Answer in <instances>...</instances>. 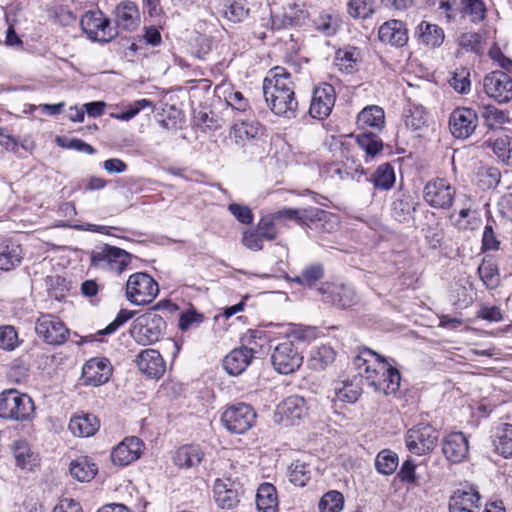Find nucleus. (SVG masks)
Segmentation results:
<instances>
[{
    "mask_svg": "<svg viewBox=\"0 0 512 512\" xmlns=\"http://www.w3.org/2000/svg\"><path fill=\"white\" fill-rule=\"evenodd\" d=\"M353 363L358 376L375 391L385 395L398 391L400 372L376 352L365 348L354 358Z\"/></svg>",
    "mask_w": 512,
    "mask_h": 512,
    "instance_id": "obj_1",
    "label": "nucleus"
},
{
    "mask_svg": "<svg viewBox=\"0 0 512 512\" xmlns=\"http://www.w3.org/2000/svg\"><path fill=\"white\" fill-rule=\"evenodd\" d=\"M263 94L271 111L278 116H295L298 102L295 99L294 84L285 68L275 67L263 81Z\"/></svg>",
    "mask_w": 512,
    "mask_h": 512,
    "instance_id": "obj_2",
    "label": "nucleus"
},
{
    "mask_svg": "<svg viewBox=\"0 0 512 512\" xmlns=\"http://www.w3.org/2000/svg\"><path fill=\"white\" fill-rule=\"evenodd\" d=\"M116 27L110 26V21L100 10L85 12L80 25L88 38L95 41H109L128 30V2L122 1L115 8Z\"/></svg>",
    "mask_w": 512,
    "mask_h": 512,
    "instance_id": "obj_3",
    "label": "nucleus"
},
{
    "mask_svg": "<svg viewBox=\"0 0 512 512\" xmlns=\"http://www.w3.org/2000/svg\"><path fill=\"white\" fill-rule=\"evenodd\" d=\"M35 404L26 393L6 389L0 393V418L7 421L27 422L34 418Z\"/></svg>",
    "mask_w": 512,
    "mask_h": 512,
    "instance_id": "obj_4",
    "label": "nucleus"
},
{
    "mask_svg": "<svg viewBox=\"0 0 512 512\" xmlns=\"http://www.w3.org/2000/svg\"><path fill=\"white\" fill-rule=\"evenodd\" d=\"M439 432L429 423H419L405 434V445L409 452L417 456L429 454L436 447Z\"/></svg>",
    "mask_w": 512,
    "mask_h": 512,
    "instance_id": "obj_5",
    "label": "nucleus"
},
{
    "mask_svg": "<svg viewBox=\"0 0 512 512\" xmlns=\"http://www.w3.org/2000/svg\"><path fill=\"white\" fill-rule=\"evenodd\" d=\"M165 326L166 323L161 316L148 312L133 321L130 336L140 345H150L160 339Z\"/></svg>",
    "mask_w": 512,
    "mask_h": 512,
    "instance_id": "obj_6",
    "label": "nucleus"
},
{
    "mask_svg": "<svg viewBox=\"0 0 512 512\" xmlns=\"http://www.w3.org/2000/svg\"><path fill=\"white\" fill-rule=\"evenodd\" d=\"M256 412L251 405L237 403L228 406L221 415V422L232 434H244L256 423Z\"/></svg>",
    "mask_w": 512,
    "mask_h": 512,
    "instance_id": "obj_7",
    "label": "nucleus"
},
{
    "mask_svg": "<svg viewBox=\"0 0 512 512\" xmlns=\"http://www.w3.org/2000/svg\"><path fill=\"white\" fill-rule=\"evenodd\" d=\"M37 336L49 345H62L69 336L65 323L53 314H41L35 323Z\"/></svg>",
    "mask_w": 512,
    "mask_h": 512,
    "instance_id": "obj_8",
    "label": "nucleus"
},
{
    "mask_svg": "<svg viewBox=\"0 0 512 512\" xmlns=\"http://www.w3.org/2000/svg\"><path fill=\"white\" fill-rule=\"evenodd\" d=\"M271 363L278 373L287 375L301 367L303 356L294 342L286 340L274 348Z\"/></svg>",
    "mask_w": 512,
    "mask_h": 512,
    "instance_id": "obj_9",
    "label": "nucleus"
},
{
    "mask_svg": "<svg viewBox=\"0 0 512 512\" xmlns=\"http://www.w3.org/2000/svg\"><path fill=\"white\" fill-rule=\"evenodd\" d=\"M455 188L444 178H435L426 183L423 189L425 202L435 209H448L452 206Z\"/></svg>",
    "mask_w": 512,
    "mask_h": 512,
    "instance_id": "obj_10",
    "label": "nucleus"
},
{
    "mask_svg": "<svg viewBox=\"0 0 512 512\" xmlns=\"http://www.w3.org/2000/svg\"><path fill=\"white\" fill-rule=\"evenodd\" d=\"M128 252L105 244L91 253V266L122 273L127 266Z\"/></svg>",
    "mask_w": 512,
    "mask_h": 512,
    "instance_id": "obj_11",
    "label": "nucleus"
},
{
    "mask_svg": "<svg viewBox=\"0 0 512 512\" xmlns=\"http://www.w3.org/2000/svg\"><path fill=\"white\" fill-rule=\"evenodd\" d=\"M308 409L307 402L302 396H289L278 404L276 421L284 426L296 425L308 415Z\"/></svg>",
    "mask_w": 512,
    "mask_h": 512,
    "instance_id": "obj_12",
    "label": "nucleus"
},
{
    "mask_svg": "<svg viewBox=\"0 0 512 512\" xmlns=\"http://www.w3.org/2000/svg\"><path fill=\"white\" fill-rule=\"evenodd\" d=\"M159 292L158 284L147 273L130 275V303L146 305L153 301Z\"/></svg>",
    "mask_w": 512,
    "mask_h": 512,
    "instance_id": "obj_13",
    "label": "nucleus"
},
{
    "mask_svg": "<svg viewBox=\"0 0 512 512\" xmlns=\"http://www.w3.org/2000/svg\"><path fill=\"white\" fill-rule=\"evenodd\" d=\"M478 126L477 113L472 108L458 107L449 117L451 134L458 139H467Z\"/></svg>",
    "mask_w": 512,
    "mask_h": 512,
    "instance_id": "obj_14",
    "label": "nucleus"
},
{
    "mask_svg": "<svg viewBox=\"0 0 512 512\" xmlns=\"http://www.w3.org/2000/svg\"><path fill=\"white\" fill-rule=\"evenodd\" d=\"M485 93L499 103L512 100V79L503 71H493L483 79Z\"/></svg>",
    "mask_w": 512,
    "mask_h": 512,
    "instance_id": "obj_15",
    "label": "nucleus"
},
{
    "mask_svg": "<svg viewBox=\"0 0 512 512\" xmlns=\"http://www.w3.org/2000/svg\"><path fill=\"white\" fill-rule=\"evenodd\" d=\"M335 101L336 93L331 84L323 83L317 86L311 99L310 115L319 120L326 119L331 114Z\"/></svg>",
    "mask_w": 512,
    "mask_h": 512,
    "instance_id": "obj_16",
    "label": "nucleus"
},
{
    "mask_svg": "<svg viewBox=\"0 0 512 512\" xmlns=\"http://www.w3.org/2000/svg\"><path fill=\"white\" fill-rule=\"evenodd\" d=\"M322 301L338 308H348L357 303L355 290L348 285L338 283H325L319 289Z\"/></svg>",
    "mask_w": 512,
    "mask_h": 512,
    "instance_id": "obj_17",
    "label": "nucleus"
},
{
    "mask_svg": "<svg viewBox=\"0 0 512 512\" xmlns=\"http://www.w3.org/2000/svg\"><path fill=\"white\" fill-rule=\"evenodd\" d=\"M134 362L141 374L149 379H160L166 371V362L159 351L147 348L142 350Z\"/></svg>",
    "mask_w": 512,
    "mask_h": 512,
    "instance_id": "obj_18",
    "label": "nucleus"
},
{
    "mask_svg": "<svg viewBox=\"0 0 512 512\" xmlns=\"http://www.w3.org/2000/svg\"><path fill=\"white\" fill-rule=\"evenodd\" d=\"M309 12L304 5L296 3L288 4L283 8V13L271 15L272 29H282L286 27H304L308 24Z\"/></svg>",
    "mask_w": 512,
    "mask_h": 512,
    "instance_id": "obj_19",
    "label": "nucleus"
},
{
    "mask_svg": "<svg viewBox=\"0 0 512 512\" xmlns=\"http://www.w3.org/2000/svg\"><path fill=\"white\" fill-rule=\"evenodd\" d=\"M480 494L473 486L457 489L449 499V512H479Z\"/></svg>",
    "mask_w": 512,
    "mask_h": 512,
    "instance_id": "obj_20",
    "label": "nucleus"
},
{
    "mask_svg": "<svg viewBox=\"0 0 512 512\" xmlns=\"http://www.w3.org/2000/svg\"><path fill=\"white\" fill-rule=\"evenodd\" d=\"M442 451L451 463H461L469 453L468 438L462 432L451 433L444 438Z\"/></svg>",
    "mask_w": 512,
    "mask_h": 512,
    "instance_id": "obj_21",
    "label": "nucleus"
},
{
    "mask_svg": "<svg viewBox=\"0 0 512 512\" xmlns=\"http://www.w3.org/2000/svg\"><path fill=\"white\" fill-rule=\"evenodd\" d=\"M378 37L384 44L403 47L408 42V30L402 21L393 19L379 27Z\"/></svg>",
    "mask_w": 512,
    "mask_h": 512,
    "instance_id": "obj_22",
    "label": "nucleus"
},
{
    "mask_svg": "<svg viewBox=\"0 0 512 512\" xmlns=\"http://www.w3.org/2000/svg\"><path fill=\"white\" fill-rule=\"evenodd\" d=\"M253 357V349L245 346L235 348L225 356L223 367L229 375L238 376L250 365Z\"/></svg>",
    "mask_w": 512,
    "mask_h": 512,
    "instance_id": "obj_23",
    "label": "nucleus"
},
{
    "mask_svg": "<svg viewBox=\"0 0 512 512\" xmlns=\"http://www.w3.org/2000/svg\"><path fill=\"white\" fill-rule=\"evenodd\" d=\"M69 430L77 437L93 436L100 428L98 417L92 413H76L69 422Z\"/></svg>",
    "mask_w": 512,
    "mask_h": 512,
    "instance_id": "obj_24",
    "label": "nucleus"
},
{
    "mask_svg": "<svg viewBox=\"0 0 512 512\" xmlns=\"http://www.w3.org/2000/svg\"><path fill=\"white\" fill-rule=\"evenodd\" d=\"M111 375L109 365L99 359H91L85 363L82 369V379L87 385L98 386L106 383Z\"/></svg>",
    "mask_w": 512,
    "mask_h": 512,
    "instance_id": "obj_25",
    "label": "nucleus"
},
{
    "mask_svg": "<svg viewBox=\"0 0 512 512\" xmlns=\"http://www.w3.org/2000/svg\"><path fill=\"white\" fill-rule=\"evenodd\" d=\"M214 498L221 508L230 509L239 502L238 489L230 479H217L214 484Z\"/></svg>",
    "mask_w": 512,
    "mask_h": 512,
    "instance_id": "obj_26",
    "label": "nucleus"
},
{
    "mask_svg": "<svg viewBox=\"0 0 512 512\" xmlns=\"http://www.w3.org/2000/svg\"><path fill=\"white\" fill-rule=\"evenodd\" d=\"M356 124L361 130L371 128L381 131L385 125V112L378 105L366 106L358 113Z\"/></svg>",
    "mask_w": 512,
    "mask_h": 512,
    "instance_id": "obj_27",
    "label": "nucleus"
},
{
    "mask_svg": "<svg viewBox=\"0 0 512 512\" xmlns=\"http://www.w3.org/2000/svg\"><path fill=\"white\" fill-rule=\"evenodd\" d=\"M205 453L200 445L189 444L179 447L173 461L179 468L190 469L197 467L204 459Z\"/></svg>",
    "mask_w": 512,
    "mask_h": 512,
    "instance_id": "obj_28",
    "label": "nucleus"
},
{
    "mask_svg": "<svg viewBox=\"0 0 512 512\" xmlns=\"http://www.w3.org/2000/svg\"><path fill=\"white\" fill-rule=\"evenodd\" d=\"M23 259V250L20 244L5 240L0 243V270L11 271L18 267Z\"/></svg>",
    "mask_w": 512,
    "mask_h": 512,
    "instance_id": "obj_29",
    "label": "nucleus"
},
{
    "mask_svg": "<svg viewBox=\"0 0 512 512\" xmlns=\"http://www.w3.org/2000/svg\"><path fill=\"white\" fill-rule=\"evenodd\" d=\"M416 35L419 43L430 48L440 47L445 39L444 30L440 26L427 21L419 23L416 28Z\"/></svg>",
    "mask_w": 512,
    "mask_h": 512,
    "instance_id": "obj_30",
    "label": "nucleus"
},
{
    "mask_svg": "<svg viewBox=\"0 0 512 512\" xmlns=\"http://www.w3.org/2000/svg\"><path fill=\"white\" fill-rule=\"evenodd\" d=\"M416 210L415 203L409 194L398 191L391 204L392 217L400 223L408 222Z\"/></svg>",
    "mask_w": 512,
    "mask_h": 512,
    "instance_id": "obj_31",
    "label": "nucleus"
},
{
    "mask_svg": "<svg viewBox=\"0 0 512 512\" xmlns=\"http://www.w3.org/2000/svg\"><path fill=\"white\" fill-rule=\"evenodd\" d=\"M256 507L258 512H277V491L272 484L263 483L259 486L256 494Z\"/></svg>",
    "mask_w": 512,
    "mask_h": 512,
    "instance_id": "obj_32",
    "label": "nucleus"
},
{
    "mask_svg": "<svg viewBox=\"0 0 512 512\" xmlns=\"http://www.w3.org/2000/svg\"><path fill=\"white\" fill-rule=\"evenodd\" d=\"M98 472L97 465L87 456L80 457L70 464V474L80 482H89Z\"/></svg>",
    "mask_w": 512,
    "mask_h": 512,
    "instance_id": "obj_33",
    "label": "nucleus"
},
{
    "mask_svg": "<svg viewBox=\"0 0 512 512\" xmlns=\"http://www.w3.org/2000/svg\"><path fill=\"white\" fill-rule=\"evenodd\" d=\"M493 445L495 451L504 458H512V425L501 424L496 428Z\"/></svg>",
    "mask_w": 512,
    "mask_h": 512,
    "instance_id": "obj_34",
    "label": "nucleus"
},
{
    "mask_svg": "<svg viewBox=\"0 0 512 512\" xmlns=\"http://www.w3.org/2000/svg\"><path fill=\"white\" fill-rule=\"evenodd\" d=\"M262 134V127L258 122L242 121L235 123L230 132L237 144H243L246 141L257 138Z\"/></svg>",
    "mask_w": 512,
    "mask_h": 512,
    "instance_id": "obj_35",
    "label": "nucleus"
},
{
    "mask_svg": "<svg viewBox=\"0 0 512 512\" xmlns=\"http://www.w3.org/2000/svg\"><path fill=\"white\" fill-rule=\"evenodd\" d=\"M356 143L365 152V160H373L383 150V141L372 132H363L356 137Z\"/></svg>",
    "mask_w": 512,
    "mask_h": 512,
    "instance_id": "obj_36",
    "label": "nucleus"
},
{
    "mask_svg": "<svg viewBox=\"0 0 512 512\" xmlns=\"http://www.w3.org/2000/svg\"><path fill=\"white\" fill-rule=\"evenodd\" d=\"M395 181V171L390 163H383L379 165L371 176V182L377 190H390L394 186Z\"/></svg>",
    "mask_w": 512,
    "mask_h": 512,
    "instance_id": "obj_37",
    "label": "nucleus"
},
{
    "mask_svg": "<svg viewBox=\"0 0 512 512\" xmlns=\"http://www.w3.org/2000/svg\"><path fill=\"white\" fill-rule=\"evenodd\" d=\"M336 352L329 345H322L311 351L308 365L311 369L316 371L324 370L328 365L332 364L335 360Z\"/></svg>",
    "mask_w": 512,
    "mask_h": 512,
    "instance_id": "obj_38",
    "label": "nucleus"
},
{
    "mask_svg": "<svg viewBox=\"0 0 512 512\" xmlns=\"http://www.w3.org/2000/svg\"><path fill=\"white\" fill-rule=\"evenodd\" d=\"M325 268L321 263H314L306 266L300 275L292 278L294 283L305 287H312L317 281L324 277Z\"/></svg>",
    "mask_w": 512,
    "mask_h": 512,
    "instance_id": "obj_39",
    "label": "nucleus"
},
{
    "mask_svg": "<svg viewBox=\"0 0 512 512\" xmlns=\"http://www.w3.org/2000/svg\"><path fill=\"white\" fill-rule=\"evenodd\" d=\"M13 455L17 466L22 469H32L36 457L25 440H17L13 444Z\"/></svg>",
    "mask_w": 512,
    "mask_h": 512,
    "instance_id": "obj_40",
    "label": "nucleus"
},
{
    "mask_svg": "<svg viewBox=\"0 0 512 512\" xmlns=\"http://www.w3.org/2000/svg\"><path fill=\"white\" fill-rule=\"evenodd\" d=\"M478 275L486 288L492 290L500 285V274L498 266L492 261L483 260L478 267Z\"/></svg>",
    "mask_w": 512,
    "mask_h": 512,
    "instance_id": "obj_41",
    "label": "nucleus"
},
{
    "mask_svg": "<svg viewBox=\"0 0 512 512\" xmlns=\"http://www.w3.org/2000/svg\"><path fill=\"white\" fill-rule=\"evenodd\" d=\"M249 13L244 0H225L223 16L231 22L238 23L243 21Z\"/></svg>",
    "mask_w": 512,
    "mask_h": 512,
    "instance_id": "obj_42",
    "label": "nucleus"
},
{
    "mask_svg": "<svg viewBox=\"0 0 512 512\" xmlns=\"http://www.w3.org/2000/svg\"><path fill=\"white\" fill-rule=\"evenodd\" d=\"M462 13L467 15L474 24L482 22L486 18V5L483 0H460Z\"/></svg>",
    "mask_w": 512,
    "mask_h": 512,
    "instance_id": "obj_43",
    "label": "nucleus"
},
{
    "mask_svg": "<svg viewBox=\"0 0 512 512\" xmlns=\"http://www.w3.org/2000/svg\"><path fill=\"white\" fill-rule=\"evenodd\" d=\"M398 461L399 458L395 452L385 449L378 453L375 459V467L379 473L390 475L395 472Z\"/></svg>",
    "mask_w": 512,
    "mask_h": 512,
    "instance_id": "obj_44",
    "label": "nucleus"
},
{
    "mask_svg": "<svg viewBox=\"0 0 512 512\" xmlns=\"http://www.w3.org/2000/svg\"><path fill=\"white\" fill-rule=\"evenodd\" d=\"M288 476L295 486L303 487L310 480L311 473L306 463L296 460L288 468Z\"/></svg>",
    "mask_w": 512,
    "mask_h": 512,
    "instance_id": "obj_45",
    "label": "nucleus"
},
{
    "mask_svg": "<svg viewBox=\"0 0 512 512\" xmlns=\"http://www.w3.org/2000/svg\"><path fill=\"white\" fill-rule=\"evenodd\" d=\"M494 154L506 165L512 166V139L507 136H501L492 143Z\"/></svg>",
    "mask_w": 512,
    "mask_h": 512,
    "instance_id": "obj_46",
    "label": "nucleus"
},
{
    "mask_svg": "<svg viewBox=\"0 0 512 512\" xmlns=\"http://www.w3.org/2000/svg\"><path fill=\"white\" fill-rule=\"evenodd\" d=\"M205 320L204 314L193 307L183 311L179 316L178 328L182 332L198 328Z\"/></svg>",
    "mask_w": 512,
    "mask_h": 512,
    "instance_id": "obj_47",
    "label": "nucleus"
},
{
    "mask_svg": "<svg viewBox=\"0 0 512 512\" xmlns=\"http://www.w3.org/2000/svg\"><path fill=\"white\" fill-rule=\"evenodd\" d=\"M343 495L335 490L325 493L318 504L320 512H340L343 509Z\"/></svg>",
    "mask_w": 512,
    "mask_h": 512,
    "instance_id": "obj_48",
    "label": "nucleus"
},
{
    "mask_svg": "<svg viewBox=\"0 0 512 512\" xmlns=\"http://www.w3.org/2000/svg\"><path fill=\"white\" fill-rule=\"evenodd\" d=\"M374 0H350L348 13L353 18L366 19L374 13Z\"/></svg>",
    "mask_w": 512,
    "mask_h": 512,
    "instance_id": "obj_49",
    "label": "nucleus"
},
{
    "mask_svg": "<svg viewBox=\"0 0 512 512\" xmlns=\"http://www.w3.org/2000/svg\"><path fill=\"white\" fill-rule=\"evenodd\" d=\"M455 225L461 230H476L481 225V218L477 211H472L470 208H462L459 212V218L456 220Z\"/></svg>",
    "mask_w": 512,
    "mask_h": 512,
    "instance_id": "obj_50",
    "label": "nucleus"
},
{
    "mask_svg": "<svg viewBox=\"0 0 512 512\" xmlns=\"http://www.w3.org/2000/svg\"><path fill=\"white\" fill-rule=\"evenodd\" d=\"M335 394L339 401L354 403L361 394V388L358 384L353 382H341L340 385L335 388Z\"/></svg>",
    "mask_w": 512,
    "mask_h": 512,
    "instance_id": "obj_51",
    "label": "nucleus"
},
{
    "mask_svg": "<svg viewBox=\"0 0 512 512\" xmlns=\"http://www.w3.org/2000/svg\"><path fill=\"white\" fill-rule=\"evenodd\" d=\"M450 85L455 91L460 94H466L470 91L471 81L470 72L467 68L460 67L453 72V76L450 79Z\"/></svg>",
    "mask_w": 512,
    "mask_h": 512,
    "instance_id": "obj_52",
    "label": "nucleus"
},
{
    "mask_svg": "<svg viewBox=\"0 0 512 512\" xmlns=\"http://www.w3.org/2000/svg\"><path fill=\"white\" fill-rule=\"evenodd\" d=\"M426 113L422 107H414L409 109L405 116V126L412 131H421L426 127Z\"/></svg>",
    "mask_w": 512,
    "mask_h": 512,
    "instance_id": "obj_53",
    "label": "nucleus"
},
{
    "mask_svg": "<svg viewBox=\"0 0 512 512\" xmlns=\"http://www.w3.org/2000/svg\"><path fill=\"white\" fill-rule=\"evenodd\" d=\"M128 321V310L121 309L117 317L104 329L98 330L96 334H90L82 338L83 342H92L97 335H109L115 332L120 326Z\"/></svg>",
    "mask_w": 512,
    "mask_h": 512,
    "instance_id": "obj_54",
    "label": "nucleus"
},
{
    "mask_svg": "<svg viewBox=\"0 0 512 512\" xmlns=\"http://www.w3.org/2000/svg\"><path fill=\"white\" fill-rule=\"evenodd\" d=\"M19 345L17 330L11 325L0 327V349L13 351Z\"/></svg>",
    "mask_w": 512,
    "mask_h": 512,
    "instance_id": "obj_55",
    "label": "nucleus"
},
{
    "mask_svg": "<svg viewBox=\"0 0 512 512\" xmlns=\"http://www.w3.org/2000/svg\"><path fill=\"white\" fill-rule=\"evenodd\" d=\"M313 27L325 36H332L337 32L338 21L330 14H323L313 20Z\"/></svg>",
    "mask_w": 512,
    "mask_h": 512,
    "instance_id": "obj_56",
    "label": "nucleus"
},
{
    "mask_svg": "<svg viewBox=\"0 0 512 512\" xmlns=\"http://www.w3.org/2000/svg\"><path fill=\"white\" fill-rule=\"evenodd\" d=\"M325 210L310 207L306 209H299V222L307 225L311 229H315L318 221L321 220L325 214Z\"/></svg>",
    "mask_w": 512,
    "mask_h": 512,
    "instance_id": "obj_57",
    "label": "nucleus"
},
{
    "mask_svg": "<svg viewBox=\"0 0 512 512\" xmlns=\"http://www.w3.org/2000/svg\"><path fill=\"white\" fill-rule=\"evenodd\" d=\"M482 117L484 118L486 125L490 128L498 124H504L508 121V116L504 111L491 105L484 108Z\"/></svg>",
    "mask_w": 512,
    "mask_h": 512,
    "instance_id": "obj_58",
    "label": "nucleus"
},
{
    "mask_svg": "<svg viewBox=\"0 0 512 512\" xmlns=\"http://www.w3.org/2000/svg\"><path fill=\"white\" fill-rule=\"evenodd\" d=\"M110 458L114 466L122 468L128 465V437L113 448Z\"/></svg>",
    "mask_w": 512,
    "mask_h": 512,
    "instance_id": "obj_59",
    "label": "nucleus"
},
{
    "mask_svg": "<svg viewBox=\"0 0 512 512\" xmlns=\"http://www.w3.org/2000/svg\"><path fill=\"white\" fill-rule=\"evenodd\" d=\"M57 143L63 148L73 149L90 155L96 152L93 146L78 138L66 139L58 137Z\"/></svg>",
    "mask_w": 512,
    "mask_h": 512,
    "instance_id": "obj_60",
    "label": "nucleus"
},
{
    "mask_svg": "<svg viewBox=\"0 0 512 512\" xmlns=\"http://www.w3.org/2000/svg\"><path fill=\"white\" fill-rule=\"evenodd\" d=\"M275 218L273 215H268L262 217L258 224L256 230L261 234V236L268 241H272L276 238V229L274 224Z\"/></svg>",
    "mask_w": 512,
    "mask_h": 512,
    "instance_id": "obj_61",
    "label": "nucleus"
},
{
    "mask_svg": "<svg viewBox=\"0 0 512 512\" xmlns=\"http://www.w3.org/2000/svg\"><path fill=\"white\" fill-rule=\"evenodd\" d=\"M263 240H265L261 234L255 230H246L243 233L242 243L243 245L252 250V251H260L263 249Z\"/></svg>",
    "mask_w": 512,
    "mask_h": 512,
    "instance_id": "obj_62",
    "label": "nucleus"
},
{
    "mask_svg": "<svg viewBox=\"0 0 512 512\" xmlns=\"http://www.w3.org/2000/svg\"><path fill=\"white\" fill-rule=\"evenodd\" d=\"M500 247V241L494 232L492 225L486 224L482 236V251H497Z\"/></svg>",
    "mask_w": 512,
    "mask_h": 512,
    "instance_id": "obj_63",
    "label": "nucleus"
},
{
    "mask_svg": "<svg viewBox=\"0 0 512 512\" xmlns=\"http://www.w3.org/2000/svg\"><path fill=\"white\" fill-rule=\"evenodd\" d=\"M228 210L242 224L253 222V213L248 206L232 203L229 204Z\"/></svg>",
    "mask_w": 512,
    "mask_h": 512,
    "instance_id": "obj_64",
    "label": "nucleus"
}]
</instances>
